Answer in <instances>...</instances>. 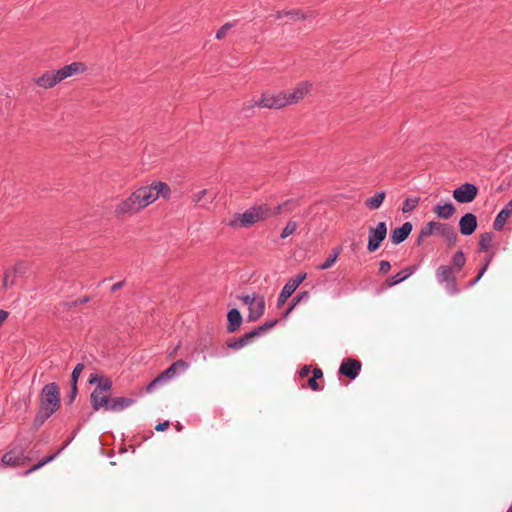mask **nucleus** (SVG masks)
Instances as JSON below:
<instances>
[{"label": "nucleus", "instance_id": "1", "mask_svg": "<svg viewBox=\"0 0 512 512\" xmlns=\"http://www.w3.org/2000/svg\"><path fill=\"white\" fill-rule=\"evenodd\" d=\"M170 187L160 181H155L148 186H143L134 191L127 199L119 203L115 209L116 215L136 213L155 202L159 197H170Z\"/></svg>", "mask_w": 512, "mask_h": 512}, {"label": "nucleus", "instance_id": "2", "mask_svg": "<svg viewBox=\"0 0 512 512\" xmlns=\"http://www.w3.org/2000/svg\"><path fill=\"white\" fill-rule=\"evenodd\" d=\"M294 205L295 201L288 200L282 205H278L273 209L267 205L252 207L242 214H235L233 219H231L228 224L232 227H247L255 224L260 220H264L270 216L277 215L283 210H291L292 206Z\"/></svg>", "mask_w": 512, "mask_h": 512}, {"label": "nucleus", "instance_id": "3", "mask_svg": "<svg viewBox=\"0 0 512 512\" xmlns=\"http://www.w3.org/2000/svg\"><path fill=\"white\" fill-rule=\"evenodd\" d=\"M60 407V391L56 383L46 384L40 393V407L35 422L42 425Z\"/></svg>", "mask_w": 512, "mask_h": 512}, {"label": "nucleus", "instance_id": "4", "mask_svg": "<svg viewBox=\"0 0 512 512\" xmlns=\"http://www.w3.org/2000/svg\"><path fill=\"white\" fill-rule=\"evenodd\" d=\"M188 368V362L182 359L175 361L147 385L146 392L152 393L157 387L163 385L177 374L185 372Z\"/></svg>", "mask_w": 512, "mask_h": 512}, {"label": "nucleus", "instance_id": "5", "mask_svg": "<svg viewBox=\"0 0 512 512\" xmlns=\"http://www.w3.org/2000/svg\"><path fill=\"white\" fill-rule=\"evenodd\" d=\"M255 105L265 107V108H274L280 109L286 105H288L287 95L286 93L278 92H266L262 95L259 101H255L250 107Z\"/></svg>", "mask_w": 512, "mask_h": 512}, {"label": "nucleus", "instance_id": "6", "mask_svg": "<svg viewBox=\"0 0 512 512\" xmlns=\"http://www.w3.org/2000/svg\"><path fill=\"white\" fill-rule=\"evenodd\" d=\"M31 452L33 450H8L1 458L2 464L10 467L24 466L31 460Z\"/></svg>", "mask_w": 512, "mask_h": 512}, {"label": "nucleus", "instance_id": "7", "mask_svg": "<svg viewBox=\"0 0 512 512\" xmlns=\"http://www.w3.org/2000/svg\"><path fill=\"white\" fill-rule=\"evenodd\" d=\"M306 277V273H299L287 281L278 296L277 307H281L285 304L288 298L296 291V289L306 279Z\"/></svg>", "mask_w": 512, "mask_h": 512}, {"label": "nucleus", "instance_id": "8", "mask_svg": "<svg viewBox=\"0 0 512 512\" xmlns=\"http://www.w3.org/2000/svg\"><path fill=\"white\" fill-rule=\"evenodd\" d=\"M387 227L385 222H379L375 228L369 229L367 250L369 252L376 251L381 242L386 238Z\"/></svg>", "mask_w": 512, "mask_h": 512}, {"label": "nucleus", "instance_id": "9", "mask_svg": "<svg viewBox=\"0 0 512 512\" xmlns=\"http://www.w3.org/2000/svg\"><path fill=\"white\" fill-rule=\"evenodd\" d=\"M478 193V188L471 183H464L458 188L454 189L453 197L459 203L472 202Z\"/></svg>", "mask_w": 512, "mask_h": 512}, {"label": "nucleus", "instance_id": "10", "mask_svg": "<svg viewBox=\"0 0 512 512\" xmlns=\"http://www.w3.org/2000/svg\"><path fill=\"white\" fill-rule=\"evenodd\" d=\"M361 366L362 365H361L360 361H358L356 359L348 358V359H345L341 363L339 372L342 375L346 376L347 378L353 380L359 375Z\"/></svg>", "mask_w": 512, "mask_h": 512}, {"label": "nucleus", "instance_id": "11", "mask_svg": "<svg viewBox=\"0 0 512 512\" xmlns=\"http://www.w3.org/2000/svg\"><path fill=\"white\" fill-rule=\"evenodd\" d=\"M459 228L461 234L465 236H469L472 233H474V231L477 228L476 216L472 213H466L464 216L461 217L459 221Z\"/></svg>", "mask_w": 512, "mask_h": 512}, {"label": "nucleus", "instance_id": "12", "mask_svg": "<svg viewBox=\"0 0 512 512\" xmlns=\"http://www.w3.org/2000/svg\"><path fill=\"white\" fill-rule=\"evenodd\" d=\"M412 224L410 222H405L402 226L395 228L390 235L391 242L395 245L402 243L407 239L409 234L412 231Z\"/></svg>", "mask_w": 512, "mask_h": 512}, {"label": "nucleus", "instance_id": "13", "mask_svg": "<svg viewBox=\"0 0 512 512\" xmlns=\"http://www.w3.org/2000/svg\"><path fill=\"white\" fill-rule=\"evenodd\" d=\"M310 84L308 82H301L291 93H286L288 105L298 103L309 92Z\"/></svg>", "mask_w": 512, "mask_h": 512}, {"label": "nucleus", "instance_id": "14", "mask_svg": "<svg viewBox=\"0 0 512 512\" xmlns=\"http://www.w3.org/2000/svg\"><path fill=\"white\" fill-rule=\"evenodd\" d=\"M445 224L446 223H440L436 221H430L427 224H425L420 231L418 244L421 243L422 239L427 238L433 235L434 233L441 234Z\"/></svg>", "mask_w": 512, "mask_h": 512}, {"label": "nucleus", "instance_id": "15", "mask_svg": "<svg viewBox=\"0 0 512 512\" xmlns=\"http://www.w3.org/2000/svg\"><path fill=\"white\" fill-rule=\"evenodd\" d=\"M110 398L106 393L100 391V389H94L91 393V404L94 410L105 409L109 406Z\"/></svg>", "mask_w": 512, "mask_h": 512}, {"label": "nucleus", "instance_id": "16", "mask_svg": "<svg viewBox=\"0 0 512 512\" xmlns=\"http://www.w3.org/2000/svg\"><path fill=\"white\" fill-rule=\"evenodd\" d=\"M455 273L456 272L453 270V267H450L449 265H441L437 268L435 277L437 282L443 285L446 282L454 281L456 278Z\"/></svg>", "mask_w": 512, "mask_h": 512}, {"label": "nucleus", "instance_id": "17", "mask_svg": "<svg viewBox=\"0 0 512 512\" xmlns=\"http://www.w3.org/2000/svg\"><path fill=\"white\" fill-rule=\"evenodd\" d=\"M135 400L133 398L127 397H115L110 398L109 406H107V411L120 412L125 408L130 407Z\"/></svg>", "mask_w": 512, "mask_h": 512}, {"label": "nucleus", "instance_id": "18", "mask_svg": "<svg viewBox=\"0 0 512 512\" xmlns=\"http://www.w3.org/2000/svg\"><path fill=\"white\" fill-rule=\"evenodd\" d=\"M265 311V299L263 296H259L256 301L249 307L248 320H258Z\"/></svg>", "mask_w": 512, "mask_h": 512}, {"label": "nucleus", "instance_id": "19", "mask_svg": "<svg viewBox=\"0 0 512 512\" xmlns=\"http://www.w3.org/2000/svg\"><path fill=\"white\" fill-rule=\"evenodd\" d=\"M61 80L58 79L57 71H48L36 80L38 86L42 88H51L59 83Z\"/></svg>", "mask_w": 512, "mask_h": 512}, {"label": "nucleus", "instance_id": "20", "mask_svg": "<svg viewBox=\"0 0 512 512\" xmlns=\"http://www.w3.org/2000/svg\"><path fill=\"white\" fill-rule=\"evenodd\" d=\"M25 272V267L22 264H17L13 269L6 270L4 273V277L2 280V287L7 289L11 287L14 283V279L16 274H23Z\"/></svg>", "mask_w": 512, "mask_h": 512}, {"label": "nucleus", "instance_id": "21", "mask_svg": "<svg viewBox=\"0 0 512 512\" xmlns=\"http://www.w3.org/2000/svg\"><path fill=\"white\" fill-rule=\"evenodd\" d=\"M227 320H228L227 331L229 333H233L241 326V323H242L241 313L239 312L238 309L233 308L228 312Z\"/></svg>", "mask_w": 512, "mask_h": 512}, {"label": "nucleus", "instance_id": "22", "mask_svg": "<svg viewBox=\"0 0 512 512\" xmlns=\"http://www.w3.org/2000/svg\"><path fill=\"white\" fill-rule=\"evenodd\" d=\"M455 210V206L451 202L444 204L439 203L433 208V212L441 219H450L455 213Z\"/></svg>", "mask_w": 512, "mask_h": 512}, {"label": "nucleus", "instance_id": "23", "mask_svg": "<svg viewBox=\"0 0 512 512\" xmlns=\"http://www.w3.org/2000/svg\"><path fill=\"white\" fill-rule=\"evenodd\" d=\"M83 70V64L74 62L58 70V79L61 81Z\"/></svg>", "mask_w": 512, "mask_h": 512}, {"label": "nucleus", "instance_id": "24", "mask_svg": "<svg viewBox=\"0 0 512 512\" xmlns=\"http://www.w3.org/2000/svg\"><path fill=\"white\" fill-rule=\"evenodd\" d=\"M89 382L91 384L97 383L95 389H100L103 393L110 391L112 388V381L109 378L99 377L97 374H91Z\"/></svg>", "mask_w": 512, "mask_h": 512}, {"label": "nucleus", "instance_id": "25", "mask_svg": "<svg viewBox=\"0 0 512 512\" xmlns=\"http://www.w3.org/2000/svg\"><path fill=\"white\" fill-rule=\"evenodd\" d=\"M385 197L386 194L384 191L377 192L374 196L365 200V205L371 210H376L380 208Z\"/></svg>", "mask_w": 512, "mask_h": 512}, {"label": "nucleus", "instance_id": "26", "mask_svg": "<svg viewBox=\"0 0 512 512\" xmlns=\"http://www.w3.org/2000/svg\"><path fill=\"white\" fill-rule=\"evenodd\" d=\"M415 269V267H407L404 270L400 271L399 273H397L396 275L392 276L389 279V285L393 286L404 281L414 273Z\"/></svg>", "mask_w": 512, "mask_h": 512}, {"label": "nucleus", "instance_id": "27", "mask_svg": "<svg viewBox=\"0 0 512 512\" xmlns=\"http://www.w3.org/2000/svg\"><path fill=\"white\" fill-rule=\"evenodd\" d=\"M465 263H466V258L464 256V253L461 250H459L453 255L452 260H451V265H449V266L453 267V270L455 272H458L464 267Z\"/></svg>", "mask_w": 512, "mask_h": 512}, {"label": "nucleus", "instance_id": "28", "mask_svg": "<svg viewBox=\"0 0 512 512\" xmlns=\"http://www.w3.org/2000/svg\"><path fill=\"white\" fill-rule=\"evenodd\" d=\"M310 297V294L308 291H302L300 293H298L292 300V302L290 303L288 309L286 310L285 312V316H288L296 306H298L299 303L303 302V301H307Z\"/></svg>", "mask_w": 512, "mask_h": 512}, {"label": "nucleus", "instance_id": "29", "mask_svg": "<svg viewBox=\"0 0 512 512\" xmlns=\"http://www.w3.org/2000/svg\"><path fill=\"white\" fill-rule=\"evenodd\" d=\"M494 235L491 232H486L480 236L479 240V250L487 252L493 243Z\"/></svg>", "mask_w": 512, "mask_h": 512}, {"label": "nucleus", "instance_id": "30", "mask_svg": "<svg viewBox=\"0 0 512 512\" xmlns=\"http://www.w3.org/2000/svg\"><path fill=\"white\" fill-rule=\"evenodd\" d=\"M440 235L443 236L450 245H454L457 241V233L455 229L449 224H445Z\"/></svg>", "mask_w": 512, "mask_h": 512}, {"label": "nucleus", "instance_id": "31", "mask_svg": "<svg viewBox=\"0 0 512 512\" xmlns=\"http://www.w3.org/2000/svg\"><path fill=\"white\" fill-rule=\"evenodd\" d=\"M341 253V248H335L332 250V253L330 256L326 259L325 262H323L321 265H319V269L326 270L329 269L334 265V263L337 261L339 255Z\"/></svg>", "mask_w": 512, "mask_h": 512}, {"label": "nucleus", "instance_id": "32", "mask_svg": "<svg viewBox=\"0 0 512 512\" xmlns=\"http://www.w3.org/2000/svg\"><path fill=\"white\" fill-rule=\"evenodd\" d=\"M284 16L289 17L293 21L304 19L306 17L304 15V13L300 10H290V11H283V12L279 11L276 13L277 19H281Z\"/></svg>", "mask_w": 512, "mask_h": 512}, {"label": "nucleus", "instance_id": "33", "mask_svg": "<svg viewBox=\"0 0 512 512\" xmlns=\"http://www.w3.org/2000/svg\"><path fill=\"white\" fill-rule=\"evenodd\" d=\"M61 450H57L56 453L52 454V455H49V456H46L44 457L43 459H41L39 462H37L36 464L32 465L30 468H28L26 471H25V475L27 474H30L36 470H38L39 468H41L42 466H44L46 463L52 461L56 456L57 454L60 452Z\"/></svg>", "mask_w": 512, "mask_h": 512}, {"label": "nucleus", "instance_id": "34", "mask_svg": "<svg viewBox=\"0 0 512 512\" xmlns=\"http://www.w3.org/2000/svg\"><path fill=\"white\" fill-rule=\"evenodd\" d=\"M509 214H507L506 211H500L498 213V215L496 216L494 222H493V228L496 230V231H500L503 229L507 219L509 218Z\"/></svg>", "mask_w": 512, "mask_h": 512}, {"label": "nucleus", "instance_id": "35", "mask_svg": "<svg viewBox=\"0 0 512 512\" xmlns=\"http://www.w3.org/2000/svg\"><path fill=\"white\" fill-rule=\"evenodd\" d=\"M419 204V198L417 197H408L405 199L402 207V211L404 213H408L413 211Z\"/></svg>", "mask_w": 512, "mask_h": 512}, {"label": "nucleus", "instance_id": "36", "mask_svg": "<svg viewBox=\"0 0 512 512\" xmlns=\"http://www.w3.org/2000/svg\"><path fill=\"white\" fill-rule=\"evenodd\" d=\"M298 225L295 221H289L287 223V225L284 227V229L282 230V233H281V238H287L288 236L292 235L296 229H297Z\"/></svg>", "mask_w": 512, "mask_h": 512}, {"label": "nucleus", "instance_id": "37", "mask_svg": "<svg viewBox=\"0 0 512 512\" xmlns=\"http://www.w3.org/2000/svg\"><path fill=\"white\" fill-rule=\"evenodd\" d=\"M444 284L445 290L449 295H457L460 292L456 283V278L454 279V281L446 282Z\"/></svg>", "mask_w": 512, "mask_h": 512}, {"label": "nucleus", "instance_id": "38", "mask_svg": "<svg viewBox=\"0 0 512 512\" xmlns=\"http://www.w3.org/2000/svg\"><path fill=\"white\" fill-rule=\"evenodd\" d=\"M260 336L257 329H253L252 331L245 333L240 338L243 340L244 346L251 343L256 337Z\"/></svg>", "mask_w": 512, "mask_h": 512}, {"label": "nucleus", "instance_id": "39", "mask_svg": "<svg viewBox=\"0 0 512 512\" xmlns=\"http://www.w3.org/2000/svg\"><path fill=\"white\" fill-rule=\"evenodd\" d=\"M83 369H84V364H82V363H79L75 366V368L72 371V375H71V382L73 384H77L78 378H79L81 372L83 371Z\"/></svg>", "mask_w": 512, "mask_h": 512}, {"label": "nucleus", "instance_id": "40", "mask_svg": "<svg viewBox=\"0 0 512 512\" xmlns=\"http://www.w3.org/2000/svg\"><path fill=\"white\" fill-rule=\"evenodd\" d=\"M259 296H257L255 293L252 294V295H249V294H246V295H241V296H238V298L245 304L248 306V308L254 303V301L257 300Z\"/></svg>", "mask_w": 512, "mask_h": 512}, {"label": "nucleus", "instance_id": "41", "mask_svg": "<svg viewBox=\"0 0 512 512\" xmlns=\"http://www.w3.org/2000/svg\"><path fill=\"white\" fill-rule=\"evenodd\" d=\"M276 324H277V320L275 319V320L265 322L263 325L257 327L256 329H257L259 335H261L262 333L273 328Z\"/></svg>", "mask_w": 512, "mask_h": 512}, {"label": "nucleus", "instance_id": "42", "mask_svg": "<svg viewBox=\"0 0 512 512\" xmlns=\"http://www.w3.org/2000/svg\"><path fill=\"white\" fill-rule=\"evenodd\" d=\"M231 27H232V24H230V23H226L225 25H223L217 31L216 38L219 39V40L223 39L226 36L227 32L231 29Z\"/></svg>", "mask_w": 512, "mask_h": 512}, {"label": "nucleus", "instance_id": "43", "mask_svg": "<svg viewBox=\"0 0 512 512\" xmlns=\"http://www.w3.org/2000/svg\"><path fill=\"white\" fill-rule=\"evenodd\" d=\"M208 193H210V192L206 189L198 191L197 193L194 194L192 202L195 204H200L202 202L203 198L205 197V195Z\"/></svg>", "mask_w": 512, "mask_h": 512}, {"label": "nucleus", "instance_id": "44", "mask_svg": "<svg viewBox=\"0 0 512 512\" xmlns=\"http://www.w3.org/2000/svg\"><path fill=\"white\" fill-rule=\"evenodd\" d=\"M227 346L232 349H241L244 347V343L241 338H238L236 340H230L227 342Z\"/></svg>", "mask_w": 512, "mask_h": 512}, {"label": "nucleus", "instance_id": "45", "mask_svg": "<svg viewBox=\"0 0 512 512\" xmlns=\"http://www.w3.org/2000/svg\"><path fill=\"white\" fill-rule=\"evenodd\" d=\"M391 268V264L390 262L388 261H381L380 262V267H379V271L382 273V274H386Z\"/></svg>", "mask_w": 512, "mask_h": 512}, {"label": "nucleus", "instance_id": "46", "mask_svg": "<svg viewBox=\"0 0 512 512\" xmlns=\"http://www.w3.org/2000/svg\"><path fill=\"white\" fill-rule=\"evenodd\" d=\"M308 386L314 390V391H318V390H321V387L320 385L318 384L317 382V378H314V377H311L309 380H308Z\"/></svg>", "mask_w": 512, "mask_h": 512}, {"label": "nucleus", "instance_id": "47", "mask_svg": "<svg viewBox=\"0 0 512 512\" xmlns=\"http://www.w3.org/2000/svg\"><path fill=\"white\" fill-rule=\"evenodd\" d=\"M77 395V384L72 383L71 393L69 396V402L72 403Z\"/></svg>", "mask_w": 512, "mask_h": 512}, {"label": "nucleus", "instance_id": "48", "mask_svg": "<svg viewBox=\"0 0 512 512\" xmlns=\"http://www.w3.org/2000/svg\"><path fill=\"white\" fill-rule=\"evenodd\" d=\"M310 374V366L305 365L300 369L299 375L301 377H307Z\"/></svg>", "mask_w": 512, "mask_h": 512}, {"label": "nucleus", "instance_id": "49", "mask_svg": "<svg viewBox=\"0 0 512 512\" xmlns=\"http://www.w3.org/2000/svg\"><path fill=\"white\" fill-rule=\"evenodd\" d=\"M168 427H169V422L165 421V422L157 424L155 429L157 431H165Z\"/></svg>", "mask_w": 512, "mask_h": 512}, {"label": "nucleus", "instance_id": "50", "mask_svg": "<svg viewBox=\"0 0 512 512\" xmlns=\"http://www.w3.org/2000/svg\"><path fill=\"white\" fill-rule=\"evenodd\" d=\"M90 301V297L85 296L83 298H80L72 303L73 306L84 304Z\"/></svg>", "mask_w": 512, "mask_h": 512}, {"label": "nucleus", "instance_id": "51", "mask_svg": "<svg viewBox=\"0 0 512 512\" xmlns=\"http://www.w3.org/2000/svg\"><path fill=\"white\" fill-rule=\"evenodd\" d=\"M8 316L9 313L7 311L0 309V326L5 322Z\"/></svg>", "mask_w": 512, "mask_h": 512}, {"label": "nucleus", "instance_id": "52", "mask_svg": "<svg viewBox=\"0 0 512 512\" xmlns=\"http://www.w3.org/2000/svg\"><path fill=\"white\" fill-rule=\"evenodd\" d=\"M123 286H124V281L117 282L111 287V292H116L117 290L121 289Z\"/></svg>", "mask_w": 512, "mask_h": 512}, {"label": "nucleus", "instance_id": "53", "mask_svg": "<svg viewBox=\"0 0 512 512\" xmlns=\"http://www.w3.org/2000/svg\"><path fill=\"white\" fill-rule=\"evenodd\" d=\"M322 376H323V372H322V370L320 368H315L313 370V376L312 377L318 379V378H321Z\"/></svg>", "mask_w": 512, "mask_h": 512}, {"label": "nucleus", "instance_id": "54", "mask_svg": "<svg viewBox=\"0 0 512 512\" xmlns=\"http://www.w3.org/2000/svg\"><path fill=\"white\" fill-rule=\"evenodd\" d=\"M502 211H506L507 214L511 215L512 213V200H510L506 206L502 209Z\"/></svg>", "mask_w": 512, "mask_h": 512}, {"label": "nucleus", "instance_id": "55", "mask_svg": "<svg viewBox=\"0 0 512 512\" xmlns=\"http://www.w3.org/2000/svg\"><path fill=\"white\" fill-rule=\"evenodd\" d=\"M482 278V276H480L479 274L477 275L476 278H473V280L469 283V286L472 287L474 286L480 279Z\"/></svg>", "mask_w": 512, "mask_h": 512}, {"label": "nucleus", "instance_id": "56", "mask_svg": "<svg viewBox=\"0 0 512 512\" xmlns=\"http://www.w3.org/2000/svg\"><path fill=\"white\" fill-rule=\"evenodd\" d=\"M487 268H488L487 263H484L478 274L480 276H483L484 273L486 272Z\"/></svg>", "mask_w": 512, "mask_h": 512}, {"label": "nucleus", "instance_id": "57", "mask_svg": "<svg viewBox=\"0 0 512 512\" xmlns=\"http://www.w3.org/2000/svg\"><path fill=\"white\" fill-rule=\"evenodd\" d=\"M492 257H493V254H491L486 260L484 263H487V266H489L491 260H492Z\"/></svg>", "mask_w": 512, "mask_h": 512}, {"label": "nucleus", "instance_id": "58", "mask_svg": "<svg viewBox=\"0 0 512 512\" xmlns=\"http://www.w3.org/2000/svg\"><path fill=\"white\" fill-rule=\"evenodd\" d=\"M216 197V193H213L210 195V200L209 201H206V203H210L213 201V199Z\"/></svg>", "mask_w": 512, "mask_h": 512}, {"label": "nucleus", "instance_id": "59", "mask_svg": "<svg viewBox=\"0 0 512 512\" xmlns=\"http://www.w3.org/2000/svg\"><path fill=\"white\" fill-rule=\"evenodd\" d=\"M507 512H512V504L510 505V507L508 508Z\"/></svg>", "mask_w": 512, "mask_h": 512}, {"label": "nucleus", "instance_id": "60", "mask_svg": "<svg viewBox=\"0 0 512 512\" xmlns=\"http://www.w3.org/2000/svg\"><path fill=\"white\" fill-rule=\"evenodd\" d=\"M127 450L121 449L119 450L120 453L126 452Z\"/></svg>", "mask_w": 512, "mask_h": 512}, {"label": "nucleus", "instance_id": "61", "mask_svg": "<svg viewBox=\"0 0 512 512\" xmlns=\"http://www.w3.org/2000/svg\"><path fill=\"white\" fill-rule=\"evenodd\" d=\"M68 444H69V443H68V442H66L62 448H65L66 446H68Z\"/></svg>", "mask_w": 512, "mask_h": 512}, {"label": "nucleus", "instance_id": "62", "mask_svg": "<svg viewBox=\"0 0 512 512\" xmlns=\"http://www.w3.org/2000/svg\"><path fill=\"white\" fill-rule=\"evenodd\" d=\"M511 200H512V198H511Z\"/></svg>", "mask_w": 512, "mask_h": 512}]
</instances>
